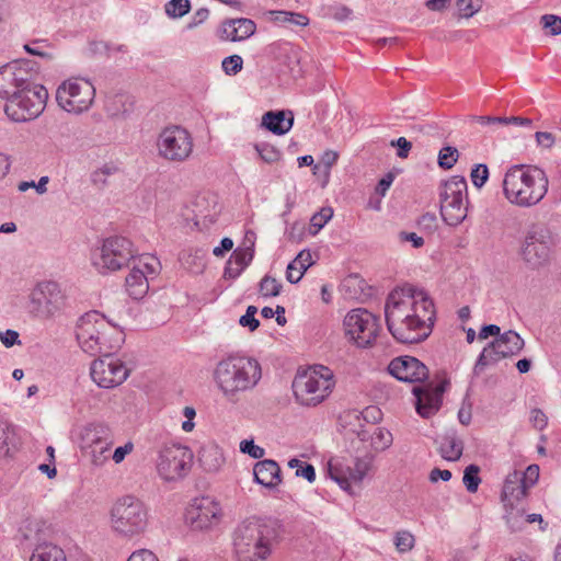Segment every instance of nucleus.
Masks as SVG:
<instances>
[{
    "instance_id": "f257e3e1",
    "label": "nucleus",
    "mask_w": 561,
    "mask_h": 561,
    "mask_svg": "<svg viewBox=\"0 0 561 561\" xmlns=\"http://www.w3.org/2000/svg\"><path fill=\"white\" fill-rule=\"evenodd\" d=\"M38 68L33 60H14L0 68V98L4 112L14 122L32 121L45 108L48 92L36 82Z\"/></svg>"
},
{
    "instance_id": "f03ea898",
    "label": "nucleus",
    "mask_w": 561,
    "mask_h": 561,
    "mask_svg": "<svg viewBox=\"0 0 561 561\" xmlns=\"http://www.w3.org/2000/svg\"><path fill=\"white\" fill-rule=\"evenodd\" d=\"M279 537V524L273 519L251 517L238 525L233 546L238 561H265Z\"/></svg>"
},
{
    "instance_id": "7ed1b4c3",
    "label": "nucleus",
    "mask_w": 561,
    "mask_h": 561,
    "mask_svg": "<svg viewBox=\"0 0 561 561\" xmlns=\"http://www.w3.org/2000/svg\"><path fill=\"white\" fill-rule=\"evenodd\" d=\"M549 180L546 172L531 164L512 165L503 179V194L513 205L531 207L543 199Z\"/></svg>"
},
{
    "instance_id": "20e7f679",
    "label": "nucleus",
    "mask_w": 561,
    "mask_h": 561,
    "mask_svg": "<svg viewBox=\"0 0 561 561\" xmlns=\"http://www.w3.org/2000/svg\"><path fill=\"white\" fill-rule=\"evenodd\" d=\"M261 378L257 360L244 356H229L217 365L215 379L225 396L232 400L240 392L254 387Z\"/></svg>"
},
{
    "instance_id": "39448f33",
    "label": "nucleus",
    "mask_w": 561,
    "mask_h": 561,
    "mask_svg": "<svg viewBox=\"0 0 561 561\" xmlns=\"http://www.w3.org/2000/svg\"><path fill=\"white\" fill-rule=\"evenodd\" d=\"M114 327L98 311L83 314L77 324L76 336L82 351L90 355L110 353L117 347L108 336Z\"/></svg>"
},
{
    "instance_id": "423d86ee",
    "label": "nucleus",
    "mask_w": 561,
    "mask_h": 561,
    "mask_svg": "<svg viewBox=\"0 0 561 561\" xmlns=\"http://www.w3.org/2000/svg\"><path fill=\"white\" fill-rule=\"evenodd\" d=\"M296 400L306 407H316L323 402L334 387L333 374L324 366H316L298 373L293 380Z\"/></svg>"
},
{
    "instance_id": "0eeeda50",
    "label": "nucleus",
    "mask_w": 561,
    "mask_h": 561,
    "mask_svg": "<svg viewBox=\"0 0 561 561\" xmlns=\"http://www.w3.org/2000/svg\"><path fill=\"white\" fill-rule=\"evenodd\" d=\"M134 243L124 237H110L91 254V263L101 273L119 271L137 256Z\"/></svg>"
},
{
    "instance_id": "6e6552de",
    "label": "nucleus",
    "mask_w": 561,
    "mask_h": 561,
    "mask_svg": "<svg viewBox=\"0 0 561 561\" xmlns=\"http://www.w3.org/2000/svg\"><path fill=\"white\" fill-rule=\"evenodd\" d=\"M113 445L114 434L103 423H90L80 433L81 451L94 468H102L107 463Z\"/></svg>"
},
{
    "instance_id": "1a4fd4ad",
    "label": "nucleus",
    "mask_w": 561,
    "mask_h": 561,
    "mask_svg": "<svg viewBox=\"0 0 561 561\" xmlns=\"http://www.w3.org/2000/svg\"><path fill=\"white\" fill-rule=\"evenodd\" d=\"M112 526L124 536H134L147 526V510L144 503L134 496L119 499L112 508Z\"/></svg>"
},
{
    "instance_id": "9d476101",
    "label": "nucleus",
    "mask_w": 561,
    "mask_h": 561,
    "mask_svg": "<svg viewBox=\"0 0 561 561\" xmlns=\"http://www.w3.org/2000/svg\"><path fill=\"white\" fill-rule=\"evenodd\" d=\"M95 88L87 79L71 78L64 81L56 91V101L66 112L81 114L93 104Z\"/></svg>"
},
{
    "instance_id": "9b49d317",
    "label": "nucleus",
    "mask_w": 561,
    "mask_h": 561,
    "mask_svg": "<svg viewBox=\"0 0 561 561\" xmlns=\"http://www.w3.org/2000/svg\"><path fill=\"white\" fill-rule=\"evenodd\" d=\"M551 233L543 224H533L526 231L520 247L524 263L533 270L546 265L550 259Z\"/></svg>"
},
{
    "instance_id": "f8f14e48",
    "label": "nucleus",
    "mask_w": 561,
    "mask_h": 561,
    "mask_svg": "<svg viewBox=\"0 0 561 561\" xmlns=\"http://www.w3.org/2000/svg\"><path fill=\"white\" fill-rule=\"evenodd\" d=\"M343 324L346 335L362 348L370 347L381 329L379 318L364 308L351 310Z\"/></svg>"
},
{
    "instance_id": "ddd939ff",
    "label": "nucleus",
    "mask_w": 561,
    "mask_h": 561,
    "mask_svg": "<svg viewBox=\"0 0 561 561\" xmlns=\"http://www.w3.org/2000/svg\"><path fill=\"white\" fill-rule=\"evenodd\" d=\"M415 296V288L407 286L400 290H393L389 294L385 305V318L389 332H397L401 337L409 339V333L402 328H397L399 323L409 320L412 312L411 298Z\"/></svg>"
},
{
    "instance_id": "4468645a",
    "label": "nucleus",
    "mask_w": 561,
    "mask_h": 561,
    "mask_svg": "<svg viewBox=\"0 0 561 561\" xmlns=\"http://www.w3.org/2000/svg\"><path fill=\"white\" fill-rule=\"evenodd\" d=\"M32 312L39 319H49L66 305V296L56 282L39 283L31 294Z\"/></svg>"
},
{
    "instance_id": "2eb2a0df",
    "label": "nucleus",
    "mask_w": 561,
    "mask_h": 561,
    "mask_svg": "<svg viewBox=\"0 0 561 561\" xmlns=\"http://www.w3.org/2000/svg\"><path fill=\"white\" fill-rule=\"evenodd\" d=\"M129 370L125 364L105 353L101 358L94 359L90 367L92 380L104 389H112L122 385L128 377Z\"/></svg>"
},
{
    "instance_id": "dca6fc26",
    "label": "nucleus",
    "mask_w": 561,
    "mask_h": 561,
    "mask_svg": "<svg viewBox=\"0 0 561 561\" xmlns=\"http://www.w3.org/2000/svg\"><path fill=\"white\" fill-rule=\"evenodd\" d=\"M219 503L210 496L195 497L185 510L184 520L195 530H205L217 525L221 518Z\"/></svg>"
},
{
    "instance_id": "f3484780",
    "label": "nucleus",
    "mask_w": 561,
    "mask_h": 561,
    "mask_svg": "<svg viewBox=\"0 0 561 561\" xmlns=\"http://www.w3.org/2000/svg\"><path fill=\"white\" fill-rule=\"evenodd\" d=\"M448 385L449 381L445 379L436 386L430 382L413 387L415 410L422 417L428 419L438 412L443 403V394Z\"/></svg>"
},
{
    "instance_id": "a211bd4d",
    "label": "nucleus",
    "mask_w": 561,
    "mask_h": 561,
    "mask_svg": "<svg viewBox=\"0 0 561 561\" xmlns=\"http://www.w3.org/2000/svg\"><path fill=\"white\" fill-rule=\"evenodd\" d=\"M387 370L396 379L409 383L424 382L430 374L428 368L420 359L409 355L391 359Z\"/></svg>"
},
{
    "instance_id": "6ab92c4d",
    "label": "nucleus",
    "mask_w": 561,
    "mask_h": 561,
    "mask_svg": "<svg viewBox=\"0 0 561 561\" xmlns=\"http://www.w3.org/2000/svg\"><path fill=\"white\" fill-rule=\"evenodd\" d=\"M397 328H402L403 331L409 333V339L401 337L397 332H390L391 335L402 344H417L425 341L431 332L432 327L425 322L424 318H421L416 313H411L409 316V320H405L402 323H399Z\"/></svg>"
},
{
    "instance_id": "aec40b11",
    "label": "nucleus",
    "mask_w": 561,
    "mask_h": 561,
    "mask_svg": "<svg viewBox=\"0 0 561 561\" xmlns=\"http://www.w3.org/2000/svg\"><path fill=\"white\" fill-rule=\"evenodd\" d=\"M256 24L245 18L228 19L221 23L219 28L220 37L231 42H240L249 38L255 33Z\"/></svg>"
},
{
    "instance_id": "412c9836",
    "label": "nucleus",
    "mask_w": 561,
    "mask_h": 561,
    "mask_svg": "<svg viewBox=\"0 0 561 561\" xmlns=\"http://www.w3.org/2000/svg\"><path fill=\"white\" fill-rule=\"evenodd\" d=\"M280 468L275 460L257 461L253 468L254 481L267 489H274L282 481Z\"/></svg>"
},
{
    "instance_id": "4be33fe9",
    "label": "nucleus",
    "mask_w": 561,
    "mask_h": 561,
    "mask_svg": "<svg viewBox=\"0 0 561 561\" xmlns=\"http://www.w3.org/2000/svg\"><path fill=\"white\" fill-rule=\"evenodd\" d=\"M294 125L291 111H268L262 117V126L274 135L287 134Z\"/></svg>"
},
{
    "instance_id": "5701e85b",
    "label": "nucleus",
    "mask_w": 561,
    "mask_h": 561,
    "mask_svg": "<svg viewBox=\"0 0 561 561\" xmlns=\"http://www.w3.org/2000/svg\"><path fill=\"white\" fill-rule=\"evenodd\" d=\"M520 472L514 471L507 474L502 489V501L510 506H514L516 502L523 500L528 490L520 481Z\"/></svg>"
},
{
    "instance_id": "b1692460",
    "label": "nucleus",
    "mask_w": 561,
    "mask_h": 561,
    "mask_svg": "<svg viewBox=\"0 0 561 561\" xmlns=\"http://www.w3.org/2000/svg\"><path fill=\"white\" fill-rule=\"evenodd\" d=\"M524 340L513 330H508L491 342V346H494L497 354L502 355L503 358L517 355L524 348Z\"/></svg>"
},
{
    "instance_id": "393cba45",
    "label": "nucleus",
    "mask_w": 561,
    "mask_h": 561,
    "mask_svg": "<svg viewBox=\"0 0 561 561\" xmlns=\"http://www.w3.org/2000/svg\"><path fill=\"white\" fill-rule=\"evenodd\" d=\"M465 199H446L445 202L439 199L440 216L446 225L456 227L466 219L468 207L463 202Z\"/></svg>"
},
{
    "instance_id": "a878e982",
    "label": "nucleus",
    "mask_w": 561,
    "mask_h": 561,
    "mask_svg": "<svg viewBox=\"0 0 561 561\" xmlns=\"http://www.w3.org/2000/svg\"><path fill=\"white\" fill-rule=\"evenodd\" d=\"M467 190L468 184L466 178L462 175H453L440 183L439 199L445 202L446 199L466 198L468 203Z\"/></svg>"
},
{
    "instance_id": "bb28decb",
    "label": "nucleus",
    "mask_w": 561,
    "mask_h": 561,
    "mask_svg": "<svg viewBox=\"0 0 561 561\" xmlns=\"http://www.w3.org/2000/svg\"><path fill=\"white\" fill-rule=\"evenodd\" d=\"M126 291L135 300L144 298L149 290V278L140 267H133L125 279Z\"/></svg>"
},
{
    "instance_id": "cd10ccee",
    "label": "nucleus",
    "mask_w": 561,
    "mask_h": 561,
    "mask_svg": "<svg viewBox=\"0 0 561 561\" xmlns=\"http://www.w3.org/2000/svg\"><path fill=\"white\" fill-rule=\"evenodd\" d=\"M175 444L165 445L158 455L157 458V472L161 480L168 483L174 481L175 467L173 465L175 460Z\"/></svg>"
},
{
    "instance_id": "c85d7f7f",
    "label": "nucleus",
    "mask_w": 561,
    "mask_h": 561,
    "mask_svg": "<svg viewBox=\"0 0 561 561\" xmlns=\"http://www.w3.org/2000/svg\"><path fill=\"white\" fill-rule=\"evenodd\" d=\"M463 442L455 431L447 432L440 439L438 453L447 461H457L462 456Z\"/></svg>"
},
{
    "instance_id": "c756f323",
    "label": "nucleus",
    "mask_w": 561,
    "mask_h": 561,
    "mask_svg": "<svg viewBox=\"0 0 561 561\" xmlns=\"http://www.w3.org/2000/svg\"><path fill=\"white\" fill-rule=\"evenodd\" d=\"M312 256L309 250L300 251L297 256L287 265L286 279L291 284H297L313 265Z\"/></svg>"
},
{
    "instance_id": "7c9ffc66",
    "label": "nucleus",
    "mask_w": 561,
    "mask_h": 561,
    "mask_svg": "<svg viewBox=\"0 0 561 561\" xmlns=\"http://www.w3.org/2000/svg\"><path fill=\"white\" fill-rule=\"evenodd\" d=\"M415 296L411 298L412 312L425 319L433 327L435 320V307L433 300L423 291L415 288Z\"/></svg>"
},
{
    "instance_id": "2f4dec72",
    "label": "nucleus",
    "mask_w": 561,
    "mask_h": 561,
    "mask_svg": "<svg viewBox=\"0 0 561 561\" xmlns=\"http://www.w3.org/2000/svg\"><path fill=\"white\" fill-rule=\"evenodd\" d=\"M135 100L126 93H116L108 96L105 103L107 113L112 116H121L130 113L134 108Z\"/></svg>"
},
{
    "instance_id": "473e14b6",
    "label": "nucleus",
    "mask_w": 561,
    "mask_h": 561,
    "mask_svg": "<svg viewBox=\"0 0 561 561\" xmlns=\"http://www.w3.org/2000/svg\"><path fill=\"white\" fill-rule=\"evenodd\" d=\"M30 561H67L65 551L51 542L38 543L30 558Z\"/></svg>"
},
{
    "instance_id": "72a5a7b5",
    "label": "nucleus",
    "mask_w": 561,
    "mask_h": 561,
    "mask_svg": "<svg viewBox=\"0 0 561 561\" xmlns=\"http://www.w3.org/2000/svg\"><path fill=\"white\" fill-rule=\"evenodd\" d=\"M157 148L160 157L168 160L175 159V127L168 126L157 139Z\"/></svg>"
},
{
    "instance_id": "f704fd0d",
    "label": "nucleus",
    "mask_w": 561,
    "mask_h": 561,
    "mask_svg": "<svg viewBox=\"0 0 561 561\" xmlns=\"http://www.w3.org/2000/svg\"><path fill=\"white\" fill-rule=\"evenodd\" d=\"M502 358L503 356L497 354L495 347L491 346V342L488 343L476 360L472 375L479 376L486 367L495 365Z\"/></svg>"
},
{
    "instance_id": "c9c22d12",
    "label": "nucleus",
    "mask_w": 561,
    "mask_h": 561,
    "mask_svg": "<svg viewBox=\"0 0 561 561\" xmlns=\"http://www.w3.org/2000/svg\"><path fill=\"white\" fill-rule=\"evenodd\" d=\"M181 261L184 268L193 274H199L205 268V253L199 249L184 251Z\"/></svg>"
},
{
    "instance_id": "e433bc0d",
    "label": "nucleus",
    "mask_w": 561,
    "mask_h": 561,
    "mask_svg": "<svg viewBox=\"0 0 561 561\" xmlns=\"http://www.w3.org/2000/svg\"><path fill=\"white\" fill-rule=\"evenodd\" d=\"M328 473L343 490L348 491L352 481L351 477L340 461L330 460L328 463Z\"/></svg>"
},
{
    "instance_id": "4c0bfd02",
    "label": "nucleus",
    "mask_w": 561,
    "mask_h": 561,
    "mask_svg": "<svg viewBox=\"0 0 561 561\" xmlns=\"http://www.w3.org/2000/svg\"><path fill=\"white\" fill-rule=\"evenodd\" d=\"M12 447H14V428L0 419V457L9 456Z\"/></svg>"
},
{
    "instance_id": "58836bf2",
    "label": "nucleus",
    "mask_w": 561,
    "mask_h": 561,
    "mask_svg": "<svg viewBox=\"0 0 561 561\" xmlns=\"http://www.w3.org/2000/svg\"><path fill=\"white\" fill-rule=\"evenodd\" d=\"M193 150V138L187 129L178 125V161L185 160Z\"/></svg>"
},
{
    "instance_id": "ea45409f",
    "label": "nucleus",
    "mask_w": 561,
    "mask_h": 561,
    "mask_svg": "<svg viewBox=\"0 0 561 561\" xmlns=\"http://www.w3.org/2000/svg\"><path fill=\"white\" fill-rule=\"evenodd\" d=\"M271 14L274 16V21L279 23H288L298 26H307L309 24V18L299 12L272 11Z\"/></svg>"
},
{
    "instance_id": "a19ab883",
    "label": "nucleus",
    "mask_w": 561,
    "mask_h": 561,
    "mask_svg": "<svg viewBox=\"0 0 561 561\" xmlns=\"http://www.w3.org/2000/svg\"><path fill=\"white\" fill-rule=\"evenodd\" d=\"M371 466V457L356 458L354 467L346 466V471L352 481L360 482Z\"/></svg>"
},
{
    "instance_id": "79ce46f5",
    "label": "nucleus",
    "mask_w": 561,
    "mask_h": 561,
    "mask_svg": "<svg viewBox=\"0 0 561 561\" xmlns=\"http://www.w3.org/2000/svg\"><path fill=\"white\" fill-rule=\"evenodd\" d=\"M254 256V242L251 241L250 245L245 248H238L233 251L230 260L232 263L244 270L253 260Z\"/></svg>"
},
{
    "instance_id": "37998d69",
    "label": "nucleus",
    "mask_w": 561,
    "mask_h": 561,
    "mask_svg": "<svg viewBox=\"0 0 561 561\" xmlns=\"http://www.w3.org/2000/svg\"><path fill=\"white\" fill-rule=\"evenodd\" d=\"M134 267H140L145 271V275L151 279L153 278L161 268V263L153 255H141Z\"/></svg>"
},
{
    "instance_id": "c03bdc74",
    "label": "nucleus",
    "mask_w": 561,
    "mask_h": 561,
    "mask_svg": "<svg viewBox=\"0 0 561 561\" xmlns=\"http://www.w3.org/2000/svg\"><path fill=\"white\" fill-rule=\"evenodd\" d=\"M458 158L459 152L456 147L445 146L438 152L437 163L440 169L449 170L457 163Z\"/></svg>"
},
{
    "instance_id": "a18cd8bd",
    "label": "nucleus",
    "mask_w": 561,
    "mask_h": 561,
    "mask_svg": "<svg viewBox=\"0 0 561 561\" xmlns=\"http://www.w3.org/2000/svg\"><path fill=\"white\" fill-rule=\"evenodd\" d=\"M480 468L477 465H469L463 471L462 482L470 493L478 491L481 478L479 477Z\"/></svg>"
},
{
    "instance_id": "49530a36",
    "label": "nucleus",
    "mask_w": 561,
    "mask_h": 561,
    "mask_svg": "<svg viewBox=\"0 0 561 561\" xmlns=\"http://www.w3.org/2000/svg\"><path fill=\"white\" fill-rule=\"evenodd\" d=\"M259 286L263 297H276L282 290V284L270 275H265Z\"/></svg>"
},
{
    "instance_id": "de8ad7c7",
    "label": "nucleus",
    "mask_w": 561,
    "mask_h": 561,
    "mask_svg": "<svg viewBox=\"0 0 561 561\" xmlns=\"http://www.w3.org/2000/svg\"><path fill=\"white\" fill-rule=\"evenodd\" d=\"M333 209L331 207H322L310 219V228L314 229L311 234H317L325 224L332 218Z\"/></svg>"
},
{
    "instance_id": "09e8293b",
    "label": "nucleus",
    "mask_w": 561,
    "mask_h": 561,
    "mask_svg": "<svg viewBox=\"0 0 561 561\" xmlns=\"http://www.w3.org/2000/svg\"><path fill=\"white\" fill-rule=\"evenodd\" d=\"M117 172V168L111 164H104L91 174V182L99 188L107 184V178Z\"/></svg>"
},
{
    "instance_id": "8fccbe9b",
    "label": "nucleus",
    "mask_w": 561,
    "mask_h": 561,
    "mask_svg": "<svg viewBox=\"0 0 561 561\" xmlns=\"http://www.w3.org/2000/svg\"><path fill=\"white\" fill-rule=\"evenodd\" d=\"M415 538L408 530H399L394 536V546L400 553L408 552L414 548Z\"/></svg>"
},
{
    "instance_id": "3c124183",
    "label": "nucleus",
    "mask_w": 561,
    "mask_h": 561,
    "mask_svg": "<svg viewBox=\"0 0 561 561\" xmlns=\"http://www.w3.org/2000/svg\"><path fill=\"white\" fill-rule=\"evenodd\" d=\"M392 443V435L385 428L377 427L371 436V445L376 450H383Z\"/></svg>"
},
{
    "instance_id": "603ef678",
    "label": "nucleus",
    "mask_w": 561,
    "mask_h": 561,
    "mask_svg": "<svg viewBox=\"0 0 561 561\" xmlns=\"http://www.w3.org/2000/svg\"><path fill=\"white\" fill-rule=\"evenodd\" d=\"M255 150L259 152L261 159L266 163H274L280 159V151L270 144H256Z\"/></svg>"
},
{
    "instance_id": "864d4df0",
    "label": "nucleus",
    "mask_w": 561,
    "mask_h": 561,
    "mask_svg": "<svg viewBox=\"0 0 561 561\" xmlns=\"http://www.w3.org/2000/svg\"><path fill=\"white\" fill-rule=\"evenodd\" d=\"M178 453H180L178 455V471L186 474L193 465L194 454L188 447L180 445H178Z\"/></svg>"
},
{
    "instance_id": "5fc2aeb1",
    "label": "nucleus",
    "mask_w": 561,
    "mask_h": 561,
    "mask_svg": "<svg viewBox=\"0 0 561 561\" xmlns=\"http://www.w3.org/2000/svg\"><path fill=\"white\" fill-rule=\"evenodd\" d=\"M482 7V0H458L457 8L461 18L473 16Z\"/></svg>"
},
{
    "instance_id": "6e6d98bb",
    "label": "nucleus",
    "mask_w": 561,
    "mask_h": 561,
    "mask_svg": "<svg viewBox=\"0 0 561 561\" xmlns=\"http://www.w3.org/2000/svg\"><path fill=\"white\" fill-rule=\"evenodd\" d=\"M540 24L550 35L561 34V16L554 14H545L540 18Z\"/></svg>"
},
{
    "instance_id": "4d7b16f0",
    "label": "nucleus",
    "mask_w": 561,
    "mask_h": 561,
    "mask_svg": "<svg viewBox=\"0 0 561 561\" xmlns=\"http://www.w3.org/2000/svg\"><path fill=\"white\" fill-rule=\"evenodd\" d=\"M470 178L477 188H481L489 179V168L486 164L479 163L471 169Z\"/></svg>"
},
{
    "instance_id": "13d9d810",
    "label": "nucleus",
    "mask_w": 561,
    "mask_h": 561,
    "mask_svg": "<svg viewBox=\"0 0 561 561\" xmlns=\"http://www.w3.org/2000/svg\"><path fill=\"white\" fill-rule=\"evenodd\" d=\"M221 65L226 75L233 76L242 70L243 60L239 55H231L226 57Z\"/></svg>"
},
{
    "instance_id": "bf43d9fd",
    "label": "nucleus",
    "mask_w": 561,
    "mask_h": 561,
    "mask_svg": "<svg viewBox=\"0 0 561 561\" xmlns=\"http://www.w3.org/2000/svg\"><path fill=\"white\" fill-rule=\"evenodd\" d=\"M256 312L257 308L255 306H249L245 313L241 316L239 323L251 332L255 331L260 325V321L255 318Z\"/></svg>"
},
{
    "instance_id": "052dcab7",
    "label": "nucleus",
    "mask_w": 561,
    "mask_h": 561,
    "mask_svg": "<svg viewBox=\"0 0 561 561\" xmlns=\"http://www.w3.org/2000/svg\"><path fill=\"white\" fill-rule=\"evenodd\" d=\"M340 419L344 423V426L350 427L351 431L352 428L364 427L360 413L357 410L345 411Z\"/></svg>"
},
{
    "instance_id": "680f3d73",
    "label": "nucleus",
    "mask_w": 561,
    "mask_h": 561,
    "mask_svg": "<svg viewBox=\"0 0 561 561\" xmlns=\"http://www.w3.org/2000/svg\"><path fill=\"white\" fill-rule=\"evenodd\" d=\"M240 451L248 454L253 459H261L265 454L264 448L255 445L253 439H243L240 443Z\"/></svg>"
},
{
    "instance_id": "e2e57ef3",
    "label": "nucleus",
    "mask_w": 561,
    "mask_h": 561,
    "mask_svg": "<svg viewBox=\"0 0 561 561\" xmlns=\"http://www.w3.org/2000/svg\"><path fill=\"white\" fill-rule=\"evenodd\" d=\"M522 479L520 481L523 484H525L526 489L529 490L531 486H534L539 478V466L538 465H530L526 468V470L520 473Z\"/></svg>"
},
{
    "instance_id": "0e129e2a",
    "label": "nucleus",
    "mask_w": 561,
    "mask_h": 561,
    "mask_svg": "<svg viewBox=\"0 0 561 561\" xmlns=\"http://www.w3.org/2000/svg\"><path fill=\"white\" fill-rule=\"evenodd\" d=\"M417 225L422 231L433 233L437 228V217L433 213H426L420 217Z\"/></svg>"
},
{
    "instance_id": "69168bd1",
    "label": "nucleus",
    "mask_w": 561,
    "mask_h": 561,
    "mask_svg": "<svg viewBox=\"0 0 561 561\" xmlns=\"http://www.w3.org/2000/svg\"><path fill=\"white\" fill-rule=\"evenodd\" d=\"M288 57V68L293 76H300L301 75V68H300V51L296 49L295 47H289L287 51Z\"/></svg>"
},
{
    "instance_id": "338daca9",
    "label": "nucleus",
    "mask_w": 561,
    "mask_h": 561,
    "mask_svg": "<svg viewBox=\"0 0 561 561\" xmlns=\"http://www.w3.org/2000/svg\"><path fill=\"white\" fill-rule=\"evenodd\" d=\"M360 413V417L366 423L376 424L382 419V412L379 408L370 405L365 408Z\"/></svg>"
},
{
    "instance_id": "774afa93",
    "label": "nucleus",
    "mask_w": 561,
    "mask_h": 561,
    "mask_svg": "<svg viewBox=\"0 0 561 561\" xmlns=\"http://www.w3.org/2000/svg\"><path fill=\"white\" fill-rule=\"evenodd\" d=\"M127 561H159L156 554L148 549H139L133 552Z\"/></svg>"
}]
</instances>
